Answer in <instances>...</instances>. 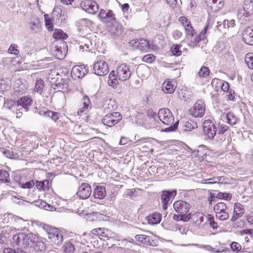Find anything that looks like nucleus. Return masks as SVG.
<instances>
[{
  "label": "nucleus",
  "mask_w": 253,
  "mask_h": 253,
  "mask_svg": "<svg viewBox=\"0 0 253 253\" xmlns=\"http://www.w3.org/2000/svg\"><path fill=\"white\" fill-rule=\"evenodd\" d=\"M210 73V70L209 67L203 66L201 68L199 71L197 73V76L199 78H205L208 77Z\"/></svg>",
  "instance_id": "nucleus-36"
},
{
  "label": "nucleus",
  "mask_w": 253,
  "mask_h": 253,
  "mask_svg": "<svg viewBox=\"0 0 253 253\" xmlns=\"http://www.w3.org/2000/svg\"><path fill=\"white\" fill-rule=\"evenodd\" d=\"M13 239L18 246L23 248H26L28 247L31 243H34L37 242L39 239V236L38 234L31 233L28 234L19 233L18 234L14 235Z\"/></svg>",
  "instance_id": "nucleus-1"
},
{
  "label": "nucleus",
  "mask_w": 253,
  "mask_h": 253,
  "mask_svg": "<svg viewBox=\"0 0 253 253\" xmlns=\"http://www.w3.org/2000/svg\"><path fill=\"white\" fill-rule=\"evenodd\" d=\"M176 88L175 82L172 79L166 80L162 84V89L165 93L171 94Z\"/></svg>",
  "instance_id": "nucleus-22"
},
{
  "label": "nucleus",
  "mask_w": 253,
  "mask_h": 253,
  "mask_svg": "<svg viewBox=\"0 0 253 253\" xmlns=\"http://www.w3.org/2000/svg\"><path fill=\"white\" fill-rule=\"evenodd\" d=\"M173 206L177 214L188 216L189 218H191V214L188 213L190 207L187 202L182 200H178L174 203Z\"/></svg>",
  "instance_id": "nucleus-5"
},
{
  "label": "nucleus",
  "mask_w": 253,
  "mask_h": 253,
  "mask_svg": "<svg viewBox=\"0 0 253 253\" xmlns=\"http://www.w3.org/2000/svg\"><path fill=\"white\" fill-rule=\"evenodd\" d=\"M68 47L65 42H61L55 46L54 56L58 59H63L67 55Z\"/></svg>",
  "instance_id": "nucleus-18"
},
{
  "label": "nucleus",
  "mask_w": 253,
  "mask_h": 253,
  "mask_svg": "<svg viewBox=\"0 0 253 253\" xmlns=\"http://www.w3.org/2000/svg\"><path fill=\"white\" fill-rule=\"evenodd\" d=\"M110 11H113L112 10H105L104 9H100L99 13L98 14L97 17L99 20L102 22L104 21L109 17L108 13Z\"/></svg>",
  "instance_id": "nucleus-44"
},
{
  "label": "nucleus",
  "mask_w": 253,
  "mask_h": 253,
  "mask_svg": "<svg viewBox=\"0 0 253 253\" xmlns=\"http://www.w3.org/2000/svg\"><path fill=\"white\" fill-rule=\"evenodd\" d=\"M243 6L244 11L248 14L253 13V1H252V0H245Z\"/></svg>",
  "instance_id": "nucleus-34"
},
{
  "label": "nucleus",
  "mask_w": 253,
  "mask_h": 253,
  "mask_svg": "<svg viewBox=\"0 0 253 253\" xmlns=\"http://www.w3.org/2000/svg\"><path fill=\"white\" fill-rule=\"evenodd\" d=\"M232 251L236 253H239L242 249L241 245L238 242H233L230 245Z\"/></svg>",
  "instance_id": "nucleus-52"
},
{
  "label": "nucleus",
  "mask_w": 253,
  "mask_h": 253,
  "mask_svg": "<svg viewBox=\"0 0 253 253\" xmlns=\"http://www.w3.org/2000/svg\"><path fill=\"white\" fill-rule=\"evenodd\" d=\"M135 239L144 244L148 245L150 244L151 237L145 235H137L135 236Z\"/></svg>",
  "instance_id": "nucleus-35"
},
{
  "label": "nucleus",
  "mask_w": 253,
  "mask_h": 253,
  "mask_svg": "<svg viewBox=\"0 0 253 253\" xmlns=\"http://www.w3.org/2000/svg\"><path fill=\"white\" fill-rule=\"evenodd\" d=\"M232 195L230 193L219 192L217 193L216 197L220 200L229 201L231 199Z\"/></svg>",
  "instance_id": "nucleus-43"
},
{
  "label": "nucleus",
  "mask_w": 253,
  "mask_h": 253,
  "mask_svg": "<svg viewBox=\"0 0 253 253\" xmlns=\"http://www.w3.org/2000/svg\"><path fill=\"white\" fill-rule=\"evenodd\" d=\"M178 21L183 27L186 36L192 38L195 34V31L190 20L186 16H180Z\"/></svg>",
  "instance_id": "nucleus-10"
},
{
  "label": "nucleus",
  "mask_w": 253,
  "mask_h": 253,
  "mask_svg": "<svg viewBox=\"0 0 253 253\" xmlns=\"http://www.w3.org/2000/svg\"><path fill=\"white\" fill-rule=\"evenodd\" d=\"M91 192L90 185L86 183H83L79 187L77 194L81 199H86L90 196Z\"/></svg>",
  "instance_id": "nucleus-17"
},
{
  "label": "nucleus",
  "mask_w": 253,
  "mask_h": 253,
  "mask_svg": "<svg viewBox=\"0 0 253 253\" xmlns=\"http://www.w3.org/2000/svg\"><path fill=\"white\" fill-rule=\"evenodd\" d=\"M213 211L216 218L221 220H225L229 218V213L227 205L222 202L217 203L214 206Z\"/></svg>",
  "instance_id": "nucleus-4"
},
{
  "label": "nucleus",
  "mask_w": 253,
  "mask_h": 253,
  "mask_svg": "<svg viewBox=\"0 0 253 253\" xmlns=\"http://www.w3.org/2000/svg\"><path fill=\"white\" fill-rule=\"evenodd\" d=\"M87 72V67L84 65H75L71 71V76L74 80L82 78Z\"/></svg>",
  "instance_id": "nucleus-13"
},
{
  "label": "nucleus",
  "mask_w": 253,
  "mask_h": 253,
  "mask_svg": "<svg viewBox=\"0 0 253 253\" xmlns=\"http://www.w3.org/2000/svg\"><path fill=\"white\" fill-rule=\"evenodd\" d=\"M209 26H210V23H207L206 25L205 26V27L203 29V30L199 34L200 35V36L202 37L203 38L206 39L207 37H206V35L207 33L208 30L209 28Z\"/></svg>",
  "instance_id": "nucleus-59"
},
{
  "label": "nucleus",
  "mask_w": 253,
  "mask_h": 253,
  "mask_svg": "<svg viewBox=\"0 0 253 253\" xmlns=\"http://www.w3.org/2000/svg\"><path fill=\"white\" fill-rule=\"evenodd\" d=\"M15 103L17 107L21 106L27 112L29 110V107L32 105L33 100L28 96H24L20 97Z\"/></svg>",
  "instance_id": "nucleus-23"
},
{
  "label": "nucleus",
  "mask_w": 253,
  "mask_h": 253,
  "mask_svg": "<svg viewBox=\"0 0 253 253\" xmlns=\"http://www.w3.org/2000/svg\"><path fill=\"white\" fill-rule=\"evenodd\" d=\"M91 107V102L87 95H84L81 100L80 108L77 112V115L82 116L86 113Z\"/></svg>",
  "instance_id": "nucleus-21"
},
{
  "label": "nucleus",
  "mask_w": 253,
  "mask_h": 253,
  "mask_svg": "<svg viewBox=\"0 0 253 253\" xmlns=\"http://www.w3.org/2000/svg\"><path fill=\"white\" fill-rule=\"evenodd\" d=\"M182 35V33L178 30H175L172 32V37L175 40L179 39Z\"/></svg>",
  "instance_id": "nucleus-60"
},
{
  "label": "nucleus",
  "mask_w": 253,
  "mask_h": 253,
  "mask_svg": "<svg viewBox=\"0 0 253 253\" xmlns=\"http://www.w3.org/2000/svg\"><path fill=\"white\" fill-rule=\"evenodd\" d=\"M185 127H186V129L188 130L193 129L197 127V123L194 121L189 120L186 122Z\"/></svg>",
  "instance_id": "nucleus-55"
},
{
  "label": "nucleus",
  "mask_w": 253,
  "mask_h": 253,
  "mask_svg": "<svg viewBox=\"0 0 253 253\" xmlns=\"http://www.w3.org/2000/svg\"><path fill=\"white\" fill-rule=\"evenodd\" d=\"M216 26L217 29L224 34H226L227 30H229L236 26L235 21L233 19L230 20L225 19L223 21L222 24H220V22H217Z\"/></svg>",
  "instance_id": "nucleus-20"
},
{
  "label": "nucleus",
  "mask_w": 253,
  "mask_h": 253,
  "mask_svg": "<svg viewBox=\"0 0 253 253\" xmlns=\"http://www.w3.org/2000/svg\"><path fill=\"white\" fill-rule=\"evenodd\" d=\"M93 71L98 76H104L109 72L108 65L103 60L97 61L94 64Z\"/></svg>",
  "instance_id": "nucleus-15"
},
{
  "label": "nucleus",
  "mask_w": 253,
  "mask_h": 253,
  "mask_svg": "<svg viewBox=\"0 0 253 253\" xmlns=\"http://www.w3.org/2000/svg\"><path fill=\"white\" fill-rule=\"evenodd\" d=\"M227 123L231 125H233L236 124L237 119L236 116L231 112L228 113L226 115Z\"/></svg>",
  "instance_id": "nucleus-48"
},
{
  "label": "nucleus",
  "mask_w": 253,
  "mask_h": 253,
  "mask_svg": "<svg viewBox=\"0 0 253 253\" xmlns=\"http://www.w3.org/2000/svg\"><path fill=\"white\" fill-rule=\"evenodd\" d=\"M21 61L18 57H11L10 58L8 67L10 69L15 72L21 71L22 68L21 67Z\"/></svg>",
  "instance_id": "nucleus-26"
},
{
  "label": "nucleus",
  "mask_w": 253,
  "mask_h": 253,
  "mask_svg": "<svg viewBox=\"0 0 253 253\" xmlns=\"http://www.w3.org/2000/svg\"><path fill=\"white\" fill-rule=\"evenodd\" d=\"M193 220L197 224H201L204 220V215L200 213H197L192 216Z\"/></svg>",
  "instance_id": "nucleus-51"
},
{
  "label": "nucleus",
  "mask_w": 253,
  "mask_h": 253,
  "mask_svg": "<svg viewBox=\"0 0 253 253\" xmlns=\"http://www.w3.org/2000/svg\"><path fill=\"white\" fill-rule=\"evenodd\" d=\"M176 194L177 191L175 189L171 191H162L161 199L163 210H166L167 209L168 205L169 204L170 200L173 199Z\"/></svg>",
  "instance_id": "nucleus-16"
},
{
  "label": "nucleus",
  "mask_w": 253,
  "mask_h": 253,
  "mask_svg": "<svg viewBox=\"0 0 253 253\" xmlns=\"http://www.w3.org/2000/svg\"><path fill=\"white\" fill-rule=\"evenodd\" d=\"M245 60L248 67L253 70V53H248L245 56Z\"/></svg>",
  "instance_id": "nucleus-41"
},
{
  "label": "nucleus",
  "mask_w": 253,
  "mask_h": 253,
  "mask_svg": "<svg viewBox=\"0 0 253 253\" xmlns=\"http://www.w3.org/2000/svg\"><path fill=\"white\" fill-rule=\"evenodd\" d=\"M63 249L65 253H74L75 247L72 243L67 242L64 244Z\"/></svg>",
  "instance_id": "nucleus-38"
},
{
  "label": "nucleus",
  "mask_w": 253,
  "mask_h": 253,
  "mask_svg": "<svg viewBox=\"0 0 253 253\" xmlns=\"http://www.w3.org/2000/svg\"><path fill=\"white\" fill-rule=\"evenodd\" d=\"M61 79H70L69 70L66 67H61L58 73Z\"/></svg>",
  "instance_id": "nucleus-46"
},
{
  "label": "nucleus",
  "mask_w": 253,
  "mask_h": 253,
  "mask_svg": "<svg viewBox=\"0 0 253 253\" xmlns=\"http://www.w3.org/2000/svg\"><path fill=\"white\" fill-rule=\"evenodd\" d=\"M83 9L91 14H96L99 10L98 4L93 0H85L81 3Z\"/></svg>",
  "instance_id": "nucleus-11"
},
{
  "label": "nucleus",
  "mask_w": 253,
  "mask_h": 253,
  "mask_svg": "<svg viewBox=\"0 0 253 253\" xmlns=\"http://www.w3.org/2000/svg\"><path fill=\"white\" fill-rule=\"evenodd\" d=\"M18 46L16 44H11L8 49V53L11 54L17 55L19 54V50L18 49Z\"/></svg>",
  "instance_id": "nucleus-50"
},
{
  "label": "nucleus",
  "mask_w": 253,
  "mask_h": 253,
  "mask_svg": "<svg viewBox=\"0 0 253 253\" xmlns=\"http://www.w3.org/2000/svg\"><path fill=\"white\" fill-rule=\"evenodd\" d=\"M122 119V115L121 113L115 112L106 115L102 119V123L108 127H112L117 124Z\"/></svg>",
  "instance_id": "nucleus-6"
},
{
  "label": "nucleus",
  "mask_w": 253,
  "mask_h": 253,
  "mask_svg": "<svg viewBox=\"0 0 253 253\" xmlns=\"http://www.w3.org/2000/svg\"><path fill=\"white\" fill-rule=\"evenodd\" d=\"M205 1L207 5L214 11H218L224 5V2L222 0H205Z\"/></svg>",
  "instance_id": "nucleus-25"
},
{
  "label": "nucleus",
  "mask_w": 253,
  "mask_h": 253,
  "mask_svg": "<svg viewBox=\"0 0 253 253\" xmlns=\"http://www.w3.org/2000/svg\"><path fill=\"white\" fill-rule=\"evenodd\" d=\"M52 37L56 40H65L67 38V35L62 30L55 29L53 33Z\"/></svg>",
  "instance_id": "nucleus-32"
},
{
  "label": "nucleus",
  "mask_w": 253,
  "mask_h": 253,
  "mask_svg": "<svg viewBox=\"0 0 253 253\" xmlns=\"http://www.w3.org/2000/svg\"><path fill=\"white\" fill-rule=\"evenodd\" d=\"M190 115L194 117H202L205 112V104L203 101L198 100L194 105L193 108L189 111Z\"/></svg>",
  "instance_id": "nucleus-9"
},
{
  "label": "nucleus",
  "mask_w": 253,
  "mask_h": 253,
  "mask_svg": "<svg viewBox=\"0 0 253 253\" xmlns=\"http://www.w3.org/2000/svg\"><path fill=\"white\" fill-rule=\"evenodd\" d=\"M108 14L109 17L102 22L108 26L115 27L116 29L115 34H119L122 33L123 32V27L117 21L115 14L113 11H110Z\"/></svg>",
  "instance_id": "nucleus-7"
},
{
  "label": "nucleus",
  "mask_w": 253,
  "mask_h": 253,
  "mask_svg": "<svg viewBox=\"0 0 253 253\" xmlns=\"http://www.w3.org/2000/svg\"><path fill=\"white\" fill-rule=\"evenodd\" d=\"M244 213L245 210L243 206L239 203H235L231 220L232 221H236L238 218L242 216Z\"/></svg>",
  "instance_id": "nucleus-24"
},
{
  "label": "nucleus",
  "mask_w": 253,
  "mask_h": 253,
  "mask_svg": "<svg viewBox=\"0 0 253 253\" xmlns=\"http://www.w3.org/2000/svg\"><path fill=\"white\" fill-rule=\"evenodd\" d=\"M0 151L7 158H12L13 156V152L10 148H1Z\"/></svg>",
  "instance_id": "nucleus-56"
},
{
  "label": "nucleus",
  "mask_w": 253,
  "mask_h": 253,
  "mask_svg": "<svg viewBox=\"0 0 253 253\" xmlns=\"http://www.w3.org/2000/svg\"><path fill=\"white\" fill-rule=\"evenodd\" d=\"M173 219L176 221H187L189 220L190 218H188V216H183L180 214H174L173 217Z\"/></svg>",
  "instance_id": "nucleus-57"
},
{
  "label": "nucleus",
  "mask_w": 253,
  "mask_h": 253,
  "mask_svg": "<svg viewBox=\"0 0 253 253\" xmlns=\"http://www.w3.org/2000/svg\"><path fill=\"white\" fill-rule=\"evenodd\" d=\"M181 45L173 44L171 47L172 55L175 56H179L182 54V51L180 50Z\"/></svg>",
  "instance_id": "nucleus-42"
},
{
  "label": "nucleus",
  "mask_w": 253,
  "mask_h": 253,
  "mask_svg": "<svg viewBox=\"0 0 253 253\" xmlns=\"http://www.w3.org/2000/svg\"><path fill=\"white\" fill-rule=\"evenodd\" d=\"M157 116L160 121L164 124L169 126L166 129L167 130L171 131L173 130V127L171 125L174 123V117L171 111L168 108H162L158 111Z\"/></svg>",
  "instance_id": "nucleus-2"
},
{
  "label": "nucleus",
  "mask_w": 253,
  "mask_h": 253,
  "mask_svg": "<svg viewBox=\"0 0 253 253\" xmlns=\"http://www.w3.org/2000/svg\"><path fill=\"white\" fill-rule=\"evenodd\" d=\"M106 195L105 187L97 185L94 189L93 196L95 199H102Z\"/></svg>",
  "instance_id": "nucleus-27"
},
{
  "label": "nucleus",
  "mask_w": 253,
  "mask_h": 253,
  "mask_svg": "<svg viewBox=\"0 0 253 253\" xmlns=\"http://www.w3.org/2000/svg\"><path fill=\"white\" fill-rule=\"evenodd\" d=\"M130 44L133 48L143 52L147 51L150 48L149 42L144 39L132 40L130 41Z\"/></svg>",
  "instance_id": "nucleus-14"
},
{
  "label": "nucleus",
  "mask_w": 253,
  "mask_h": 253,
  "mask_svg": "<svg viewBox=\"0 0 253 253\" xmlns=\"http://www.w3.org/2000/svg\"><path fill=\"white\" fill-rule=\"evenodd\" d=\"M35 184V181L34 180H31L29 181L26 182L25 183H23L21 185V187L22 188H32L34 185Z\"/></svg>",
  "instance_id": "nucleus-58"
},
{
  "label": "nucleus",
  "mask_w": 253,
  "mask_h": 253,
  "mask_svg": "<svg viewBox=\"0 0 253 253\" xmlns=\"http://www.w3.org/2000/svg\"><path fill=\"white\" fill-rule=\"evenodd\" d=\"M105 229L104 228H98L93 229L91 231V233L92 234L96 235V236H101L104 237L105 236Z\"/></svg>",
  "instance_id": "nucleus-54"
},
{
  "label": "nucleus",
  "mask_w": 253,
  "mask_h": 253,
  "mask_svg": "<svg viewBox=\"0 0 253 253\" xmlns=\"http://www.w3.org/2000/svg\"><path fill=\"white\" fill-rule=\"evenodd\" d=\"M69 129L75 134H81L84 132L82 126L73 122H71Z\"/></svg>",
  "instance_id": "nucleus-30"
},
{
  "label": "nucleus",
  "mask_w": 253,
  "mask_h": 253,
  "mask_svg": "<svg viewBox=\"0 0 253 253\" xmlns=\"http://www.w3.org/2000/svg\"><path fill=\"white\" fill-rule=\"evenodd\" d=\"M47 232L48 239L54 244L60 245L63 242V236L59 229L50 226L47 227Z\"/></svg>",
  "instance_id": "nucleus-8"
},
{
  "label": "nucleus",
  "mask_w": 253,
  "mask_h": 253,
  "mask_svg": "<svg viewBox=\"0 0 253 253\" xmlns=\"http://www.w3.org/2000/svg\"><path fill=\"white\" fill-rule=\"evenodd\" d=\"M161 219L162 215L159 212L153 213L147 217L148 223L152 225L159 223Z\"/></svg>",
  "instance_id": "nucleus-28"
},
{
  "label": "nucleus",
  "mask_w": 253,
  "mask_h": 253,
  "mask_svg": "<svg viewBox=\"0 0 253 253\" xmlns=\"http://www.w3.org/2000/svg\"><path fill=\"white\" fill-rule=\"evenodd\" d=\"M203 131L210 139H213L217 131L214 123L210 120H206L203 124Z\"/></svg>",
  "instance_id": "nucleus-12"
},
{
  "label": "nucleus",
  "mask_w": 253,
  "mask_h": 253,
  "mask_svg": "<svg viewBox=\"0 0 253 253\" xmlns=\"http://www.w3.org/2000/svg\"><path fill=\"white\" fill-rule=\"evenodd\" d=\"M35 183L37 189L40 191H48L49 189V182L48 180H44L42 181L36 180Z\"/></svg>",
  "instance_id": "nucleus-29"
},
{
  "label": "nucleus",
  "mask_w": 253,
  "mask_h": 253,
  "mask_svg": "<svg viewBox=\"0 0 253 253\" xmlns=\"http://www.w3.org/2000/svg\"><path fill=\"white\" fill-rule=\"evenodd\" d=\"M61 80L63 81V83H57V86L59 89H61L62 92H67L69 88V83L70 82V79H61Z\"/></svg>",
  "instance_id": "nucleus-33"
},
{
  "label": "nucleus",
  "mask_w": 253,
  "mask_h": 253,
  "mask_svg": "<svg viewBox=\"0 0 253 253\" xmlns=\"http://www.w3.org/2000/svg\"><path fill=\"white\" fill-rule=\"evenodd\" d=\"M131 74L129 66L126 63H122L117 68L116 77L121 81L125 82L128 80Z\"/></svg>",
  "instance_id": "nucleus-3"
},
{
  "label": "nucleus",
  "mask_w": 253,
  "mask_h": 253,
  "mask_svg": "<svg viewBox=\"0 0 253 253\" xmlns=\"http://www.w3.org/2000/svg\"><path fill=\"white\" fill-rule=\"evenodd\" d=\"M253 231V229H244L242 230L241 231H239L238 233L240 235L243 236L244 234H251L252 232Z\"/></svg>",
  "instance_id": "nucleus-63"
},
{
  "label": "nucleus",
  "mask_w": 253,
  "mask_h": 253,
  "mask_svg": "<svg viewBox=\"0 0 253 253\" xmlns=\"http://www.w3.org/2000/svg\"><path fill=\"white\" fill-rule=\"evenodd\" d=\"M117 79L116 75H115L114 71H112L109 75L108 84L113 87H115L118 84Z\"/></svg>",
  "instance_id": "nucleus-37"
},
{
  "label": "nucleus",
  "mask_w": 253,
  "mask_h": 253,
  "mask_svg": "<svg viewBox=\"0 0 253 253\" xmlns=\"http://www.w3.org/2000/svg\"><path fill=\"white\" fill-rule=\"evenodd\" d=\"M45 25L48 31L53 30V24L52 19L49 16L48 14H45L44 15Z\"/></svg>",
  "instance_id": "nucleus-45"
},
{
  "label": "nucleus",
  "mask_w": 253,
  "mask_h": 253,
  "mask_svg": "<svg viewBox=\"0 0 253 253\" xmlns=\"http://www.w3.org/2000/svg\"><path fill=\"white\" fill-rule=\"evenodd\" d=\"M156 59V56L152 54H148L144 55L142 60L147 63H152L155 61Z\"/></svg>",
  "instance_id": "nucleus-49"
},
{
  "label": "nucleus",
  "mask_w": 253,
  "mask_h": 253,
  "mask_svg": "<svg viewBox=\"0 0 253 253\" xmlns=\"http://www.w3.org/2000/svg\"><path fill=\"white\" fill-rule=\"evenodd\" d=\"M147 116L150 119H154L157 117V114L152 110H149L147 111Z\"/></svg>",
  "instance_id": "nucleus-64"
},
{
  "label": "nucleus",
  "mask_w": 253,
  "mask_h": 253,
  "mask_svg": "<svg viewBox=\"0 0 253 253\" xmlns=\"http://www.w3.org/2000/svg\"><path fill=\"white\" fill-rule=\"evenodd\" d=\"M223 80L214 78L212 80L211 84L213 87H214L217 90H218L222 85Z\"/></svg>",
  "instance_id": "nucleus-53"
},
{
  "label": "nucleus",
  "mask_w": 253,
  "mask_h": 253,
  "mask_svg": "<svg viewBox=\"0 0 253 253\" xmlns=\"http://www.w3.org/2000/svg\"><path fill=\"white\" fill-rule=\"evenodd\" d=\"M44 86V84L43 81L41 79H38L36 81L34 90L35 91L41 93L43 91Z\"/></svg>",
  "instance_id": "nucleus-39"
},
{
  "label": "nucleus",
  "mask_w": 253,
  "mask_h": 253,
  "mask_svg": "<svg viewBox=\"0 0 253 253\" xmlns=\"http://www.w3.org/2000/svg\"><path fill=\"white\" fill-rule=\"evenodd\" d=\"M220 88L223 91L228 92L230 90V86L229 83L227 82L223 81L222 85H221Z\"/></svg>",
  "instance_id": "nucleus-61"
},
{
  "label": "nucleus",
  "mask_w": 253,
  "mask_h": 253,
  "mask_svg": "<svg viewBox=\"0 0 253 253\" xmlns=\"http://www.w3.org/2000/svg\"><path fill=\"white\" fill-rule=\"evenodd\" d=\"M228 129V127L225 125H220L218 128V133L222 134L224 133Z\"/></svg>",
  "instance_id": "nucleus-62"
},
{
  "label": "nucleus",
  "mask_w": 253,
  "mask_h": 253,
  "mask_svg": "<svg viewBox=\"0 0 253 253\" xmlns=\"http://www.w3.org/2000/svg\"><path fill=\"white\" fill-rule=\"evenodd\" d=\"M0 181L5 183L10 181L9 174L7 171L0 169Z\"/></svg>",
  "instance_id": "nucleus-40"
},
{
  "label": "nucleus",
  "mask_w": 253,
  "mask_h": 253,
  "mask_svg": "<svg viewBox=\"0 0 253 253\" xmlns=\"http://www.w3.org/2000/svg\"><path fill=\"white\" fill-rule=\"evenodd\" d=\"M42 116L44 117L50 118L54 122H57L59 119L60 114L58 112L47 110L43 112Z\"/></svg>",
  "instance_id": "nucleus-31"
},
{
  "label": "nucleus",
  "mask_w": 253,
  "mask_h": 253,
  "mask_svg": "<svg viewBox=\"0 0 253 253\" xmlns=\"http://www.w3.org/2000/svg\"><path fill=\"white\" fill-rule=\"evenodd\" d=\"M207 221L210 224V226L213 229H217L218 227V224L214 220L213 215L208 214L207 216Z\"/></svg>",
  "instance_id": "nucleus-47"
},
{
  "label": "nucleus",
  "mask_w": 253,
  "mask_h": 253,
  "mask_svg": "<svg viewBox=\"0 0 253 253\" xmlns=\"http://www.w3.org/2000/svg\"><path fill=\"white\" fill-rule=\"evenodd\" d=\"M241 38L247 44L253 45V27H248L245 28L242 32Z\"/></svg>",
  "instance_id": "nucleus-19"
}]
</instances>
